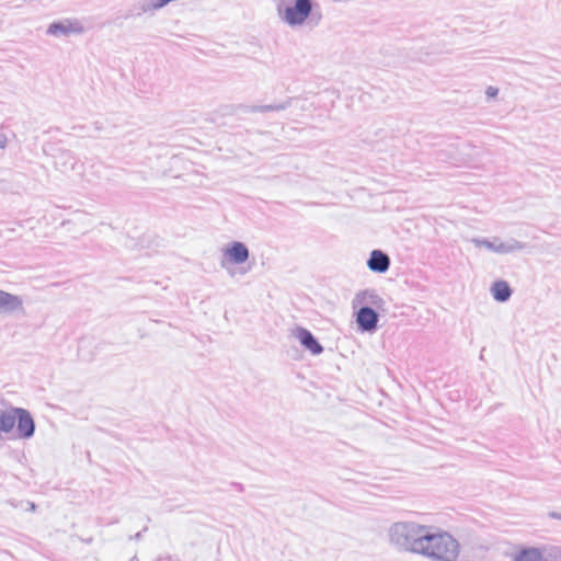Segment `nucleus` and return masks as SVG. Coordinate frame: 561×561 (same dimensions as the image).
Segmentation results:
<instances>
[{
	"instance_id": "1",
	"label": "nucleus",
	"mask_w": 561,
	"mask_h": 561,
	"mask_svg": "<svg viewBox=\"0 0 561 561\" xmlns=\"http://www.w3.org/2000/svg\"><path fill=\"white\" fill-rule=\"evenodd\" d=\"M462 546L448 530L430 525L419 557L427 561H460Z\"/></svg>"
},
{
	"instance_id": "2",
	"label": "nucleus",
	"mask_w": 561,
	"mask_h": 561,
	"mask_svg": "<svg viewBox=\"0 0 561 561\" xmlns=\"http://www.w3.org/2000/svg\"><path fill=\"white\" fill-rule=\"evenodd\" d=\"M428 524L415 520H399L387 529L388 542L396 550L419 556Z\"/></svg>"
},
{
	"instance_id": "3",
	"label": "nucleus",
	"mask_w": 561,
	"mask_h": 561,
	"mask_svg": "<svg viewBox=\"0 0 561 561\" xmlns=\"http://www.w3.org/2000/svg\"><path fill=\"white\" fill-rule=\"evenodd\" d=\"M276 13L290 28L302 27L313 16V0H278Z\"/></svg>"
},
{
	"instance_id": "4",
	"label": "nucleus",
	"mask_w": 561,
	"mask_h": 561,
	"mask_svg": "<svg viewBox=\"0 0 561 561\" xmlns=\"http://www.w3.org/2000/svg\"><path fill=\"white\" fill-rule=\"evenodd\" d=\"M471 243L477 249H485L486 251L500 255L511 254L525 249V244L514 238L502 239L497 236L490 238H472Z\"/></svg>"
},
{
	"instance_id": "5",
	"label": "nucleus",
	"mask_w": 561,
	"mask_h": 561,
	"mask_svg": "<svg viewBox=\"0 0 561 561\" xmlns=\"http://www.w3.org/2000/svg\"><path fill=\"white\" fill-rule=\"evenodd\" d=\"M10 415L14 419V425L16 424V430L13 428V432L10 433L11 438L28 439L34 435L35 423L28 411L22 408H11Z\"/></svg>"
},
{
	"instance_id": "6",
	"label": "nucleus",
	"mask_w": 561,
	"mask_h": 561,
	"mask_svg": "<svg viewBox=\"0 0 561 561\" xmlns=\"http://www.w3.org/2000/svg\"><path fill=\"white\" fill-rule=\"evenodd\" d=\"M84 33V26L78 19L66 18L55 21L47 26L46 34L53 37H68L70 35H81Z\"/></svg>"
},
{
	"instance_id": "7",
	"label": "nucleus",
	"mask_w": 561,
	"mask_h": 561,
	"mask_svg": "<svg viewBox=\"0 0 561 561\" xmlns=\"http://www.w3.org/2000/svg\"><path fill=\"white\" fill-rule=\"evenodd\" d=\"M249 257L250 251L248 247L240 241H233L228 243L224 249L221 265L225 266V263L241 265L245 263Z\"/></svg>"
},
{
	"instance_id": "8",
	"label": "nucleus",
	"mask_w": 561,
	"mask_h": 561,
	"mask_svg": "<svg viewBox=\"0 0 561 561\" xmlns=\"http://www.w3.org/2000/svg\"><path fill=\"white\" fill-rule=\"evenodd\" d=\"M69 232L84 234L93 226L92 216L85 211H76L71 218L64 220L61 224Z\"/></svg>"
},
{
	"instance_id": "9",
	"label": "nucleus",
	"mask_w": 561,
	"mask_h": 561,
	"mask_svg": "<svg viewBox=\"0 0 561 561\" xmlns=\"http://www.w3.org/2000/svg\"><path fill=\"white\" fill-rule=\"evenodd\" d=\"M24 312V301L21 296L0 289V314H18Z\"/></svg>"
},
{
	"instance_id": "10",
	"label": "nucleus",
	"mask_w": 561,
	"mask_h": 561,
	"mask_svg": "<svg viewBox=\"0 0 561 561\" xmlns=\"http://www.w3.org/2000/svg\"><path fill=\"white\" fill-rule=\"evenodd\" d=\"M293 335L300 342V344L312 355H319L323 352V347L316 340L310 331L305 328H297L293 331Z\"/></svg>"
},
{
	"instance_id": "11",
	"label": "nucleus",
	"mask_w": 561,
	"mask_h": 561,
	"mask_svg": "<svg viewBox=\"0 0 561 561\" xmlns=\"http://www.w3.org/2000/svg\"><path fill=\"white\" fill-rule=\"evenodd\" d=\"M356 321L363 331L371 332L377 328L378 314L371 307L363 306L357 312Z\"/></svg>"
},
{
	"instance_id": "12",
	"label": "nucleus",
	"mask_w": 561,
	"mask_h": 561,
	"mask_svg": "<svg viewBox=\"0 0 561 561\" xmlns=\"http://www.w3.org/2000/svg\"><path fill=\"white\" fill-rule=\"evenodd\" d=\"M184 164H186V162L178 156L164 157L161 161L160 168L157 170V173L161 175L180 178L181 174L179 171L182 167H184Z\"/></svg>"
},
{
	"instance_id": "13",
	"label": "nucleus",
	"mask_w": 561,
	"mask_h": 561,
	"mask_svg": "<svg viewBox=\"0 0 561 561\" xmlns=\"http://www.w3.org/2000/svg\"><path fill=\"white\" fill-rule=\"evenodd\" d=\"M367 266L373 272L385 273L389 270L390 259L382 251L374 250L367 261Z\"/></svg>"
},
{
	"instance_id": "14",
	"label": "nucleus",
	"mask_w": 561,
	"mask_h": 561,
	"mask_svg": "<svg viewBox=\"0 0 561 561\" xmlns=\"http://www.w3.org/2000/svg\"><path fill=\"white\" fill-rule=\"evenodd\" d=\"M490 293L494 300L505 302L511 298L513 290L506 280L499 279L491 285Z\"/></svg>"
},
{
	"instance_id": "15",
	"label": "nucleus",
	"mask_w": 561,
	"mask_h": 561,
	"mask_svg": "<svg viewBox=\"0 0 561 561\" xmlns=\"http://www.w3.org/2000/svg\"><path fill=\"white\" fill-rule=\"evenodd\" d=\"M382 302V298L374 289H366L362 293H358L354 299V304L364 305L368 307H380Z\"/></svg>"
},
{
	"instance_id": "16",
	"label": "nucleus",
	"mask_w": 561,
	"mask_h": 561,
	"mask_svg": "<svg viewBox=\"0 0 561 561\" xmlns=\"http://www.w3.org/2000/svg\"><path fill=\"white\" fill-rule=\"evenodd\" d=\"M14 428V419L10 415V409L9 410H1L0 409V438L2 437V434H10L13 432Z\"/></svg>"
},
{
	"instance_id": "17",
	"label": "nucleus",
	"mask_w": 561,
	"mask_h": 561,
	"mask_svg": "<svg viewBox=\"0 0 561 561\" xmlns=\"http://www.w3.org/2000/svg\"><path fill=\"white\" fill-rule=\"evenodd\" d=\"M515 561H547L542 559V554L537 548L523 550L516 556Z\"/></svg>"
},
{
	"instance_id": "18",
	"label": "nucleus",
	"mask_w": 561,
	"mask_h": 561,
	"mask_svg": "<svg viewBox=\"0 0 561 561\" xmlns=\"http://www.w3.org/2000/svg\"><path fill=\"white\" fill-rule=\"evenodd\" d=\"M285 105H266L261 107L262 111H282L285 110Z\"/></svg>"
},
{
	"instance_id": "19",
	"label": "nucleus",
	"mask_w": 561,
	"mask_h": 561,
	"mask_svg": "<svg viewBox=\"0 0 561 561\" xmlns=\"http://www.w3.org/2000/svg\"><path fill=\"white\" fill-rule=\"evenodd\" d=\"M497 93H499V89L495 87H488V89L485 90V94L489 98H495L497 95Z\"/></svg>"
},
{
	"instance_id": "20",
	"label": "nucleus",
	"mask_w": 561,
	"mask_h": 561,
	"mask_svg": "<svg viewBox=\"0 0 561 561\" xmlns=\"http://www.w3.org/2000/svg\"><path fill=\"white\" fill-rule=\"evenodd\" d=\"M27 511L34 512L36 510V505L33 502H26Z\"/></svg>"
},
{
	"instance_id": "21",
	"label": "nucleus",
	"mask_w": 561,
	"mask_h": 561,
	"mask_svg": "<svg viewBox=\"0 0 561 561\" xmlns=\"http://www.w3.org/2000/svg\"><path fill=\"white\" fill-rule=\"evenodd\" d=\"M462 149H463V150H465V149H474V146H473V145H471V144H465V145L462 146Z\"/></svg>"
},
{
	"instance_id": "22",
	"label": "nucleus",
	"mask_w": 561,
	"mask_h": 561,
	"mask_svg": "<svg viewBox=\"0 0 561 561\" xmlns=\"http://www.w3.org/2000/svg\"><path fill=\"white\" fill-rule=\"evenodd\" d=\"M140 538H141V534H140V533H137V534L135 535V539H136V540H139Z\"/></svg>"
},
{
	"instance_id": "23",
	"label": "nucleus",
	"mask_w": 561,
	"mask_h": 561,
	"mask_svg": "<svg viewBox=\"0 0 561 561\" xmlns=\"http://www.w3.org/2000/svg\"><path fill=\"white\" fill-rule=\"evenodd\" d=\"M130 561H138L136 557H134Z\"/></svg>"
},
{
	"instance_id": "24",
	"label": "nucleus",
	"mask_w": 561,
	"mask_h": 561,
	"mask_svg": "<svg viewBox=\"0 0 561 561\" xmlns=\"http://www.w3.org/2000/svg\"><path fill=\"white\" fill-rule=\"evenodd\" d=\"M560 556H561V553H560Z\"/></svg>"
}]
</instances>
